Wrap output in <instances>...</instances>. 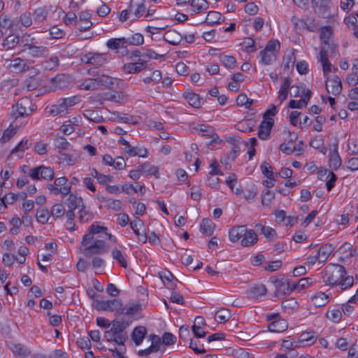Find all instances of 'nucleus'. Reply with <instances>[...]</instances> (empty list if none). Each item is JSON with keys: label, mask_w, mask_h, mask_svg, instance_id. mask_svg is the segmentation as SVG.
Here are the masks:
<instances>
[{"label": "nucleus", "mask_w": 358, "mask_h": 358, "mask_svg": "<svg viewBox=\"0 0 358 358\" xmlns=\"http://www.w3.org/2000/svg\"><path fill=\"white\" fill-rule=\"evenodd\" d=\"M345 274L346 271L343 266L329 264L322 272V279L326 284L330 286L338 285Z\"/></svg>", "instance_id": "nucleus-1"}, {"label": "nucleus", "mask_w": 358, "mask_h": 358, "mask_svg": "<svg viewBox=\"0 0 358 358\" xmlns=\"http://www.w3.org/2000/svg\"><path fill=\"white\" fill-rule=\"evenodd\" d=\"M313 282V280L310 278H303L297 282H294L290 280H287L286 282L282 280H276V286L278 287L279 289L280 287H283V293L285 294H289L292 291L301 292L305 288L311 285Z\"/></svg>", "instance_id": "nucleus-2"}, {"label": "nucleus", "mask_w": 358, "mask_h": 358, "mask_svg": "<svg viewBox=\"0 0 358 358\" xmlns=\"http://www.w3.org/2000/svg\"><path fill=\"white\" fill-rule=\"evenodd\" d=\"M36 109V106L32 103L31 99L24 96L18 100L12 108V113L15 117H27L30 115Z\"/></svg>", "instance_id": "nucleus-3"}, {"label": "nucleus", "mask_w": 358, "mask_h": 358, "mask_svg": "<svg viewBox=\"0 0 358 358\" xmlns=\"http://www.w3.org/2000/svg\"><path fill=\"white\" fill-rule=\"evenodd\" d=\"M331 0H312L313 8L319 17L334 20L338 17V13H331Z\"/></svg>", "instance_id": "nucleus-4"}, {"label": "nucleus", "mask_w": 358, "mask_h": 358, "mask_svg": "<svg viewBox=\"0 0 358 358\" xmlns=\"http://www.w3.org/2000/svg\"><path fill=\"white\" fill-rule=\"evenodd\" d=\"M320 39L324 45L322 48H328L331 53L336 50L338 45L334 40V29L331 26H324L320 28Z\"/></svg>", "instance_id": "nucleus-5"}, {"label": "nucleus", "mask_w": 358, "mask_h": 358, "mask_svg": "<svg viewBox=\"0 0 358 358\" xmlns=\"http://www.w3.org/2000/svg\"><path fill=\"white\" fill-rule=\"evenodd\" d=\"M127 324L124 321L113 320L111 322L110 331L116 338V343L124 347V343L127 339V336L124 332Z\"/></svg>", "instance_id": "nucleus-6"}, {"label": "nucleus", "mask_w": 358, "mask_h": 358, "mask_svg": "<svg viewBox=\"0 0 358 358\" xmlns=\"http://www.w3.org/2000/svg\"><path fill=\"white\" fill-rule=\"evenodd\" d=\"M121 306V301L116 299L111 300H98L95 302V308L96 310L108 312L115 311L117 314L120 313Z\"/></svg>", "instance_id": "nucleus-7"}, {"label": "nucleus", "mask_w": 358, "mask_h": 358, "mask_svg": "<svg viewBox=\"0 0 358 358\" xmlns=\"http://www.w3.org/2000/svg\"><path fill=\"white\" fill-rule=\"evenodd\" d=\"M55 177L54 169L50 166L39 165L34 167V175L33 180H53Z\"/></svg>", "instance_id": "nucleus-8"}, {"label": "nucleus", "mask_w": 358, "mask_h": 358, "mask_svg": "<svg viewBox=\"0 0 358 358\" xmlns=\"http://www.w3.org/2000/svg\"><path fill=\"white\" fill-rule=\"evenodd\" d=\"M84 247L83 252L86 257H92L106 252V243L100 239L95 240L92 244Z\"/></svg>", "instance_id": "nucleus-9"}, {"label": "nucleus", "mask_w": 358, "mask_h": 358, "mask_svg": "<svg viewBox=\"0 0 358 358\" xmlns=\"http://www.w3.org/2000/svg\"><path fill=\"white\" fill-rule=\"evenodd\" d=\"M326 90L329 94L338 95L343 89L342 82L339 76L327 77L325 84Z\"/></svg>", "instance_id": "nucleus-10"}, {"label": "nucleus", "mask_w": 358, "mask_h": 358, "mask_svg": "<svg viewBox=\"0 0 358 358\" xmlns=\"http://www.w3.org/2000/svg\"><path fill=\"white\" fill-rule=\"evenodd\" d=\"M82 60L86 64L101 66L105 64L106 59L105 54L88 52L83 56Z\"/></svg>", "instance_id": "nucleus-11"}, {"label": "nucleus", "mask_w": 358, "mask_h": 358, "mask_svg": "<svg viewBox=\"0 0 358 358\" xmlns=\"http://www.w3.org/2000/svg\"><path fill=\"white\" fill-rule=\"evenodd\" d=\"M274 120L273 118H265V120L264 119L259 127V138L262 140H267L270 136Z\"/></svg>", "instance_id": "nucleus-12"}, {"label": "nucleus", "mask_w": 358, "mask_h": 358, "mask_svg": "<svg viewBox=\"0 0 358 358\" xmlns=\"http://www.w3.org/2000/svg\"><path fill=\"white\" fill-rule=\"evenodd\" d=\"M147 67V62L138 60L136 62H129L122 66V71L125 73L135 74L141 72Z\"/></svg>", "instance_id": "nucleus-13"}, {"label": "nucleus", "mask_w": 358, "mask_h": 358, "mask_svg": "<svg viewBox=\"0 0 358 358\" xmlns=\"http://www.w3.org/2000/svg\"><path fill=\"white\" fill-rule=\"evenodd\" d=\"M90 19L91 15L89 12L83 11L80 13L76 26L80 31H85L92 27L93 24Z\"/></svg>", "instance_id": "nucleus-14"}, {"label": "nucleus", "mask_w": 358, "mask_h": 358, "mask_svg": "<svg viewBox=\"0 0 358 358\" xmlns=\"http://www.w3.org/2000/svg\"><path fill=\"white\" fill-rule=\"evenodd\" d=\"M6 68L15 73L25 71L29 69L26 62L20 57H16L10 61L7 64Z\"/></svg>", "instance_id": "nucleus-15"}, {"label": "nucleus", "mask_w": 358, "mask_h": 358, "mask_svg": "<svg viewBox=\"0 0 358 358\" xmlns=\"http://www.w3.org/2000/svg\"><path fill=\"white\" fill-rule=\"evenodd\" d=\"M303 99L300 100H290L288 104L290 108H303L306 107L308 101L311 96V92L310 90H303Z\"/></svg>", "instance_id": "nucleus-16"}, {"label": "nucleus", "mask_w": 358, "mask_h": 358, "mask_svg": "<svg viewBox=\"0 0 358 358\" xmlns=\"http://www.w3.org/2000/svg\"><path fill=\"white\" fill-rule=\"evenodd\" d=\"M45 110L48 116H57L67 113V110L61 99L56 104L47 106Z\"/></svg>", "instance_id": "nucleus-17"}, {"label": "nucleus", "mask_w": 358, "mask_h": 358, "mask_svg": "<svg viewBox=\"0 0 358 358\" xmlns=\"http://www.w3.org/2000/svg\"><path fill=\"white\" fill-rule=\"evenodd\" d=\"M342 164V159L338 154L336 146L329 153V166L334 171L338 170Z\"/></svg>", "instance_id": "nucleus-18"}, {"label": "nucleus", "mask_w": 358, "mask_h": 358, "mask_svg": "<svg viewBox=\"0 0 358 358\" xmlns=\"http://www.w3.org/2000/svg\"><path fill=\"white\" fill-rule=\"evenodd\" d=\"M34 43L32 46L29 47L27 50V54L32 57H46L49 54V50L45 46L38 45Z\"/></svg>", "instance_id": "nucleus-19"}, {"label": "nucleus", "mask_w": 358, "mask_h": 358, "mask_svg": "<svg viewBox=\"0 0 358 358\" xmlns=\"http://www.w3.org/2000/svg\"><path fill=\"white\" fill-rule=\"evenodd\" d=\"M317 341V336L314 332H303L298 337L296 343L299 346L311 345Z\"/></svg>", "instance_id": "nucleus-20"}, {"label": "nucleus", "mask_w": 358, "mask_h": 358, "mask_svg": "<svg viewBox=\"0 0 358 358\" xmlns=\"http://www.w3.org/2000/svg\"><path fill=\"white\" fill-rule=\"evenodd\" d=\"M129 8L137 18L141 17L146 10L144 0H131Z\"/></svg>", "instance_id": "nucleus-21"}, {"label": "nucleus", "mask_w": 358, "mask_h": 358, "mask_svg": "<svg viewBox=\"0 0 358 358\" xmlns=\"http://www.w3.org/2000/svg\"><path fill=\"white\" fill-rule=\"evenodd\" d=\"M246 233V227L244 225L233 227L229 232V237L231 242H237L243 238Z\"/></svg>", "instance_id": "nucleus-22"}, {"label": "nucleus", "mask_w": 358, "mask_h": 358, "mask_svg": "<svg viewBox=\"0 0 358 358\" xmlns=\"http://www.w3.org/2000/svg\"><path fill=\"white\" fill-rule=\"evenodd\" d=\"M182 96L191 106L195 108H199L201 106L202 101L199 94L192 92H185Z\"/></svg>", "instance_id": "nucleus-23"}, {"label": "nucleus", "mask_w": 358, "mask_h": 358, "mask_svg": "<svg viewBox=\"0 0 358 358\" xmlns=\"http://www.w3.org/2000/svg\"><path fill=\"white\" fill-rule=\"evenodd\" d=\"M164 39L171 45H178L181 42L182 36L176 30H169L165 33Z\"/></svg>", "instance_id": "nucleus-24"}, {"label": "nucleus", "mask_w": 358, "mask_h": 358, "mask_svg": "<svg viewBox=\"0 0 358 358\" xmlns=\"http://www.w3.org/2000/svg\"><path fill=\"white\" fill-rule=\"evenodd\" d=\"M208 6L209 3L206 0H191L192 14L205 12L208 8Z\"/></svg>", "instance_id": "nucleus-25"}, {"label": "nucleus", "mask_w": 358, "mask_h": 358, "mask_svg": "<svg viewBox=\"0 0 358 358\" xmlns=\"http://www.w3.org/2000/svg\"><path fill=\"white\" fill-rule=\"evenodd\" d=\"M287 323L282 319L274 320L268 326V330L271 332L280 333L287 329Z\"/></svg>", "instance_id": "nucleus-26"}, {"label": "nucleus", "mask_w": 358, "mask_h": 358, "mask_svg": "<svg viewBox=\"0 0 358 358\" xmlns=\"http://www.w3.org/2000/svg\"><path fill=\"white\" fill-rule=\"evenodd\" d=\"M147 330L145 327H136L131 333V339L136 345H139L143 342Z\"/></svg>", "instance_id": "nucleus-27"}, {"label": "nucleus", "mask_w": 358, "mask_h": 358, "mask_svg": "<svg viewBox=\"0 0 358 358\" xmlns=\"http://www.w3.org/2000/svg\"><path fill=\"white\" fill-rule=\"evenodd\" d=\"M195 129L201 136H207L213 140L215 139V137H217V134L215 132V129L211 126L206 124H199L196 127H195Z\"/></svg>", "instance_id": "nucleus-28"}, {"label": "nucleus", "mask_w": 358, "mask_h": 358, "mask_svg": "<svg viewBox=\"0 0 358 358\" xmlns=\"http://www.w3.org/2000/svg\"><path fill=\"white\" fill-rule=\"evenodd\" d=\"M99 87L101 85H105L108 87H113L114 85L123 84L124 82L121 79L113 78L108 76H102L97 78Z\"/></svg>", "instance_id": "nucleus-29"}, {"label": "nucleus", "mask_w": 358, "mask_h": 358, "mask_svg": "<svg viewBox=\"0 0 358 358\" xmlns=\"http://www.w3.org/2000/svg\"><path fill=\"white\" fill-rule=\"evenodd\" d=\"M9 348L14 355L23 358L28 357L31 354L30 350L27 348L20 343H12L9 345Z\"/></svg>", "instance_id": "nucleus-30"}, {"label": "nucleus", "mask_w": 358, "mask_h": 358, "mask_svg": "<svg viewBox=\"0 0 358 358\" xmlns=\"http://www.w3.org/2000/svg\"><path fill=\"white\" fill-rule=\"evenodd\" d=\"M259 57H260L259 62L262 65L268 66V65H271L273 62H275V60L277 59V55H275L271 52H268L265 50H262L259 52Z\"/></svg>", "instance_id": "nucleus-31"}, {"label": "nucleus", "mask_w": 358, "mask_h": 358, "mask_svg": "<svg viewBox=\"0 0 358 358\" xmlns=\"http://www.w3.org/2000/svg\"><path fill=\"white\" fill-rule=\"evenodd\" d=\"M31 145L28 139H22L11 151L10 155L16 154L18 157L22 158L24 152L27 150Z\"/></svg>", "instance_id": "nucleus-32"}, {"label": "nucleus", "mask_w": 358, "mask_h": 358, "mask_svg": "<svg viewBox=\"0 0 358 358\" xmlns=\"http://www.w3.org/2000/svg\"><path fill=\"white\" fill-rule=\"evenodd\" d=\"M266 286L263 284L255 285L248 291V294L250 298L258 299L264 296L266 293Z\"/></svg>", "instance_id": "nucleus-33"}, {"label": "nucleus", "mask_w": 358, "mask_h": 358, "mask_svg": "<svg viewBox=\"0 0 358 358\" xmlns=\"http://www.w3.org/2000/svg\"><path fill=\"white\" fill-rule=\"evenodd\" d=\"M329 295L324 292H317L312 296V302L316 307H322L329 302Z\"/></svg>", "instance_id": "nucleus-34"}, {"label": "nucleus", "mask_w": 358, "mask_h": 358, "mask_svg": "<svg viewBox=\"0 0 358 358\" xmlns=\"http://www.w3.org/2000/svg\"><path fill=\"white\" fill-rule=\"evenodd\" d=\"M124 152L129 157L138 156L140 157H147L148 151L146 148H139L131 146L130 144L124 148Z\"/></svg>", "instance_id": "nucleus-35"}, {"label": "nucleus", "mask_w": 358, "mask_h": 358, "mask_svg": "<svg viewBox=\"0 0 358 358\" xmlns=\"http://www.w3.org/2000/svg\"><path fill=\"white\" fill-rule=\"evenodd\" d=\"M257 235L254 230L246 229V233L241 239V245L244 247L254 245L257 241Z\"/></svg>", "instance_id": "nucleus-36"}, {"label": "nucleus", "mask_w": 358, "mask_h": 358, "mask_svg": "<svg viewBox=\"0 0 358 358\" xmlns=\"http://www.w3.org/2000/svg\"><path fill=\"white\" fill-rule=\"evenodd\" d=\"M255 229L268 240H273L276 236L275 231L270 227L263 226L262 224H256Z\"/></svg>", "instance_id": "nucleus-37"}, {"label": "nucleus", "mask_w": 358, "mask_h": 358, "mask_svg": "<svg viewBox=\"0 0 358 358\" xmlns=\"http://www.w3.org/2000/svg\"><path fill=\"white\" fill-rule=\"evenodd\" d=\"M80 90L92 91L99 89V83L96 78H85L79 85Z\"/></svg>", "instance_id": "nucleus-38"}, {"label": "nucleus", "mask_w": 358, "mask_h": 358, "mask_svg": "<svg viewBox=\"0 0 358 358\" xmlns=\"http://www.w3.org/2000/svg\"><path fill=\"white\" fill-rule=\"evenodd\" d=\"M333 250L332 245L331 244H325L321 246L317 252L319 262H324L332 253Z\"/></svg>", "instance_id": "nucleus-39"}, {"label": "nucleus", "mask_w": 358, "mask_h": 358, "mask_svg": "<svg viewBox=\"0 0 358 358\" xmlns=\"http://www.w3.org/2000/svg\"><path fill=\"white\" fill-rule=\"evenodd\" d=\"M48 10L45 7H39L34 10L33 18L35 22L41 23L46 21Z\"/></svg>", "instance_id": "nucleus-40"}, {"label": "nucleus", "mask_w": 358, "mask_h": 358, "mask_svg": "<svg viewBox=\"0 0 358 358\" xmlns=\"http://www.w3.org/2000/svg\"><path fill=\"white\" fill-rule=\"evenodd\" d=\"M214 223L209 219L203 220L200 224V231L202 234L206 236H211L215 230Z\"/></svg>", "instance_id": "nucleus-41"}, {"label": "nucleus", "mask_w": 358, "mask_h": 358, "mask_svg": "<svg viewBox=\"0 0 358 358\" xmlns=\"http://www.w3.org/2000/svg\"><path fill=\"white\" fill-rule=\"evenodd\" d=\"M140 170L143 175L155 176L156 178L159 177V169L155 165H151L149 163H144L140 166Z\"/></svg>", "instance_id": "nucleus-42"}, {"label": "nucleus", "mask_w": 358, "mask_h": 358, "mask_svg": "<svg viewBox=\"0 0 358 358\" xmlns=\"http://www.w3.org/2000/svg\"><path fill=\"white\" fill-rule=\"evenodd\" d=\"M231 317V312L227 308H221L215 313V319L218 323H224Z\"/></svg>", "instance_id": "nucleus-43"}, {"label": "nucleus", "mask_w": 358, "mask_h": 358, "mask_svg": "<svg viewBox=\"0 0 358 358\" xmlns=\"http://www.w3.org/2000/svg\"><path fill=\"white\" fill-rule=\"evenodd\" d=\"M111 256L113 259L116 260L117 262L123 268H127V262L125 258V255L122 251L117 248H114L111 252Z\"/></svg>", "instance_id": "nucleus-44"}, {"label": "nucleus", "mask_w": 358, "mask_h": 358, "mask_svg": "<svg viewBox=\"0 0 358 358\" xmlns=\"http://www.w3.org/2000/svg\"><path fill=\"white\" fill-rule=\"evenodd\" d=\"M126 45H141L144 43V37L139 33H136L128 37H125Z\"/></svg>", "instance_id": "nucleus-45"}, {"label": "nucleus", "mask_w": 358, "mask_h": 358, "mask_svg": "<svg viewBox=\"0 0 358 358\" xmlns=\"http://www.w3.org/2000/svg\"><path fill=\"white\" fill-rule=\"evenodd\" d=\"M161 279L164 285L170 289H174L176 287L177 280L173 278V275L168 272L164 275H161Z\"/></svg>", "instance_id": "nucleus-46"}, {"label": "nucleus", "mask_w": 358, "mask_h": 358, "mask_svg": "<svg viewBox=\"0 0 358 358\" xmlns=\"http://www.w3.org/2000/svg\"><path fill=\"white\" fill-rule=\"evenodd\" d=\"M54 145L59 150L60 153L62 150H69L71 149V144L68 142L66 138L60 136L54 139Z\"/></svg>", "instance_id": "nucleus-47"}, {"label": "nucleus", "mask_w": 358, "mask_h": 358, "mask_svg": "<svg viewBox=\"0 0 358 358\" xmlns=\"http://www.w3.org/2000/svg\"><path fill=\"white\" fill-rule=\"evenodd\" d=\"M222 21V14L216 11L208 12L205 20V22L209 24H220Z\"/></svg>", "instance_id": "nucleus-48"}, {"label": "nucleus", "mask_w": 358, "mask_h": 358, "mask_svg": "<svg viewBox=\"0 0 358 358\" xmlns=\"http://www.w3.org/2000/svg\"><path fill=\"white\" fill-rule=\"evenodd\" d=\"M94 215L85 206H83L79 211L78 219L81 223H87L93 219Z\"/></svg>", "instance_id": "nucleus-49"}, {"label": "nucleus", "mask_w": 358, "mask_h": 358, "mask_svg": "<svg viewBox=\"0 0 358 358\" xmlns=\"http://www.w3.org/2000/svg\"><path fill=\"white\" fill-rule=\"evenodd\" d=\"M68 207L69 209L75 210L77 208L83 206V202L81 197H78L73 194H71L67 199Z\"/></svg>", "instance_id": "nucleus-50"}, {"label": "nucleus", "mask_w": 358, "mask_h": 358, "mask_svg": "<svg viewBox=\"0 0 358 358\" xmlns=\"http://www.w3.org/2000/svg\"><path fill=\"white\" fill-rule=\"evenodd\" d=\"M124 45H126L125 37L110 38L106 43L107 47L110 50H117Z\"/></svg>", "instance_id": "nucleus-51"}, {"label": "nucleus", "mask_w": 358, "mask_h": 358, "mask_svg": "<svg viewBox=\"0 0 358 358\" xmlns=\"http://www.w3.org/2000/svg\"><path fill=\"white\" fill-rule=\"evenodd\" d=\"M220 62L228 69H234L236 66V58L231 55H223L220 57Z\"/></svg>", "instance_id": "nucleus-52"}, {"label": "nucleus", "mask_w": 358, "mask_h": 358, "mask_svg": "<svg viewBox=\"0 0 358 358\" xmlns=\"http://www.w3.org/2000/svg\"><path fill=\"white\" fill-rule=\"evenodd\" d=\"M34 43H37V41L29 34H23L21 37H19V45L22 47H26L27 50Z\"/></svg>", "instance_id": "nucleus-53"}, {"label": "nucleus", "mask_w": 358, "mask_h": 358, "mask_svg": "<svg viewBox=\"0 0 358 358\" xmlns=\"http://www.w3.org/2000/svg\"><path fill=\"white\" fill-rule=\"evenodd\" d=\"M83 115L85 118L96 122L99 123L102 122V117L99 115V112L94 110H85L83 112Z\"/></svg>", "instance_id": "nucleus-54"}, {"label": "nucleus", "mask_w": 358, "mask_h": 358, "mask_svg": "<svg viewBox=\"0 0 358 358\" xmlns=\"http://www.w3.org/2000/svg\"><path fill=\"white\" fill-rule=\"evenodd\" d=\"M17 44H19V36L10 35L3 41L2 45L6 50H10L14 48Z\"/></svg>", "instance_id": "nucleus-55"}, {"label": "nucleus", "mask_w": 358, "mask_h": 358, "mask_svg": "<svg viewBox=\"0 0 358 358\" xmlns=\"http://www.w3.org/2000/svg\"><path fill=\"white\" fill-rule=\"evenodd\" d=\"M59 64V59L57 56H51L49 59L43 62V66L46 70L55 69Z\"/></svg>", "instance_id": "nucleus-56"}, {"label": "nucleus", "mask_w": 358, "mask_h": 358, "mask_svg": "<svg viewBox=\"0 0 358 358\" xmlns=\"http://www.w3.org/2000/svg\"><path fill=\"white\" fill-rule=\"evenodd\" d=\"M139 306L137 304H129L127 305L124 307L121 306V309L120 310V315H134L138 312Z\"/></svg>", "instance_id": "nucleus-57"}, {"label": "nucleus", "mask_w": 358, "mask_h": 358, "mask_svg": "<svg viewBox=\"0 0 358 358\" xmlns=\"http://www.w3.org/2000/svg\"><path fill=\"white\" fill-rule=\"evenodd\" d=\"M66 210L62 203L55 204L50 210L51 215L55 218H60L65 214Z\"/></svg>", "instance_id": "nucleus-58"}, {"label": "nucleus", "mask_w": 358, "mask_h": 358, "mask_svg": "<svg viewBox=\"0 0 358 358\" xmlns=\"http://www.w3.org/2000/svg\"><path fill=\"white\" fill-rule=\"evenodd\" d=\"M326 317L328 320H331L333 322H338L342 318V313L338 309H333L329 310L326 313Z\"/></svg>", "instance_id": "nucleus-59"}, {"label": "nucleus", "mask_w": 358, "mask_h": 358, "mask_svg": "<svg viewBox=\"0 0 358 358\" xmlns=\"http://www.w3.org/2000/svg\"><path fill=\"white\" fill-rule=\"evenodd\" d=\"M190 196L194 201H199L203 196V189L199 185H194L190 188Z\"/></svg>", "instance_id": "nucleus-60"}, {"label": "nucleus", "mask_w": 358, "mask_h": 358, "mask_svg": "<svg viewBox=\"0 0 358 358\" xmlns=\"http://www.w3.org/2000/svg\"><path fill=\"white\" fill-rule=\"evenodd\" d=\"M149 339L151 341V345L150 346L155 352L160 350L161 348V338L155 334H150Z\"/></svg>", "instance_id": "nucleus-61"}, {"label": "nucleus", "mask_w": 358, "mask_h": 358, "mask_svg": "<svg viewBox=\"0 0 358 358\" xmlns=\"http://www.w3.org/2000/svg\"><path fill=\"white\" fill-rule=\"evenodd\" d=\"M280 48V42L278 40L269 41L264 50L278 55Z\"/></svg>", "instance_id": "nucleus-62"}, {"label": "nucleus", "mask_w": 358, "mask_h": 358, "mask_svg": "<svg viewBox=\"0 0 358 358\" xmlns=\"http://www.w3.org/2000/svg\"><path fill=\"white\" fill-rule=\"evenodd\" d=\"M282 307L285 310H293L298 307V302L294 298H289L282 302Z\"/></svg>", "instance_id": "nucleus-63"}, {"label": "nucleus", "mask_w": 358, "mask_h": 358, "mask_svg": "<svg viewBox=\"0 0 358 358\" xmlns=\"http://www.w3.org/2000/svg\"><path fill=\"white\" fill-rule=\"evenodd\" d=\"M19 22L24 27H29L32 24V16L31 13L25 12L19 17Z\"/></svg>", "instance_id": "nucleus-64"}]
</instances>
